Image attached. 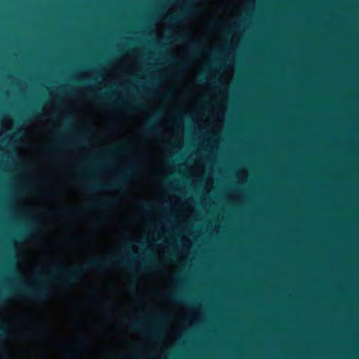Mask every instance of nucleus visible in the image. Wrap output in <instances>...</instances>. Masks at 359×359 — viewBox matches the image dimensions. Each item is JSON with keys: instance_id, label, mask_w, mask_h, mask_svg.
I'll return each mask as SVG.
<instances>
[{"instance_id": "nucleus-1", "label": "nucleus", "mask_w": 359, "mask_h": 359, "mask_svg": "<svg viewBox=\"0 0 359 359\" xmlns=\"http://www.w3.org/2000/svg\"><path fill=\"white\" fill-rule=\"evenodd\" d=\"M118 265H125L123 257L120 253L114 254L109 257L100 259L93 257L81 266H75L71 270H67L61 266H57L53 272L48 276L44 277L42 271L36 272V276L42 282V284L37 287H12L6 294H0V304H2L7 299V294H12L20 297L29 298L37 302H41L50 297V290L46 286L48 280L62 277L65 283L75 285L81 280V276L88 269L104 270L107 267Z\"/></svg>"}, {"instance_id": "nucleus-2", "label": "nucleus", "mask_w": 359, "mask_h": 359, "mask_svg": "<svg viewBox=\"0 0 359 359\" xmlns=\"http://www.w3.org/2000/svg\"><path fill=\"white\" fill-rule=\"evenodd\" d=\"M127 184V173H121L118 178L111 182L98 184L93 181H88L84 184V189L88 191L118 190L123 191Z\"/></svg>"}, {"instance_id": "nucleus-3", "label": "nucleus", "mask_w": 359, "mask_h": 359, "mask_svg": "<svg viewBox=\"0 0 359 359\" xmlns=\"http://www.w3.org/2000/svg\"><path fill=\"white\" fill-rule=\"evenodd\" d=\"M122 321L127 324L128 327L134 331L142 332L147 338L151 339L155 338L158 336V332L156 330H144L139 320H131L128 318H123Z\"/></svg>"}, {"instance_id": "nucleus-4", "label": "nucleus", "mask_w": 359, "mask_h": 359, "mask_svg": "<svg viewBox=\"0 0 359 359\" xmlns=\"http://www.w3.org/2000/svg\"><path fill=\"white\" fill-rule=\"evenodd\" d=\"M158 118V114H156L154 115L152 117H151L149 120L146 122L144 128L142 130L143 135H154L157 133L160 135V133L158 132L157 127L154 124V122L156 121Z\"/></svg>"}, {"instance_id": "nucleus-5", "label": "nucleus", "mask_w": 359, "mask_h": 359, "mask_svg": "<svg viewBox=\"0 0 359 359\" xmlns=\"http://www.w3.org/2000/svg\"><path fill=\"white\" fill-rule=\"evenodd\" d=\"M116 203V200L111 197H105L96 201H92L88 203L89 208L95 207H110Z\"/></svg>"}, {"instance_id": "nucleus-6", "label": "nucleus", "mask_w": 359, "mask_h": 359, "mask_svg": "<svg viewBox=\"0 0 359 359\" xmlns=\"http://www.w3.org/2000/svg\"><path fill=\"white\" fill-rule=\"evenodd\" d=\"M191 11V7L185 6L180 13L170 16L169 18H166V20L172 24H177L185 20Z\"/></svg>"}, {"instance_id": "nucleus-7", "label": "nucleus", "mask_w": 359, "mask_h": 359, "mask_svg": "<svg viewBox=\"0 0 359 359\" xmlns=\"http://www.w3.org/2000/svg\"><path fill=\"white\" fill-rule=\"evenodd\" d=\"M188 46L191 51V56L198 55L200 53L198 47V44L195 40H194V39L189 40Z\"/></svg>"}, {"instance_id": "nucleus-8", "label": "nucleus", "mask_w": 359, "mask_h": 359, "mask_svg": "<svg viewBox=\"0 0 359 359\" xmlns=\"http://www.w3.org/2000/svg\"><path fill=\"white\" fill-rule=\"evenodd\" d=\"M127 147L126 146H116L109 149L107 153V154H116L126 152Z\"/></svg>"}, {"instance_id": "nucleus-9", "label": "nucleus", "mask_w": 359, "mask_h": 359, "mask_svg": "<svg viewBox=\"0 0 359 359\" xmlns=\"http://www.w3.org/2000/svg\"><path fill=\"white\" fill-rule=\"evenodd\" d=\"M166 299L176 302H189L187 298L180 297L177 294L170 293L165 296Z\"/></svg>"}, {"instance_id": "nucleus-10", "label": "nucleus", "mask_w": 359, "mask_h": 359, "mask_svg": "<svg viewBox=\"0 0 359 359\" xmlns=\"http://www.w3.org/2000/svg\"><path fill=\"white\" fill-rule=\"evenodd\" d=\"M92 99L96 103H103V102H108L109 101H111V99L107 97L106 93L104 95H97L94 97H92Z\"/></svg>"}, {"instance_id": "nucleus-11", "label": "nucleus", "mask_w": 359, "mask_h": 359, "mask_svg": "<svg viewBox=\"0 0 359 359\" xmlns=\"http://www.w3.org/2000/svg\"><path fill=\"white\" fill-rule=\"evenodd\" d=\"M146 262H148L150 264V268L153 269H161V264L158 262L156 260H151L147 259H145Z\"/></svg>"}, {"instance_id": "nucleus-12", "label": "nucleus", "mask_w": 359, "mask_h": 359, "mask_svg": "<svg viewBox=\"0 0 359 359\" xmlns=\"http://www.w3.org/2000/svg\"><path fill=\"white\" fill-rule=\"evenodd\" d=\"M100 308L104 311H109L113 306H114V302H102L100 304Z\"/></svg>"}, {"instance_id": "nucleus-13", "label": "nucleus", "mask_w": 359, "mask_h": 359, "mask_svg": "<svg viewBox=\"0 0 359 359\" xmlns=\"http://www.w3.org/2000/svg\"><path fill=\"white\" fill-rule=\"evenodd\" d=\"M86 144V141L85 140H82L81 142H67V143H62V144H60V142H58V145H61V146H75V145H78V144Z\"/></svg>"}, {"instance_id": "nucleus-14", "label": "nucleus", "mask_w": 359, "mask_h": 359, "mask_svg": "<svg viewBox=\"0 0 359 359\" xmlns=\"http://www.w3.org/2000/svg\"><path fill=\"white\" fill-rule=\"evenodd\" d=\"M129 107H142V104L139 102L138 100H133L131 103L128 104Z\"/></svg>"}, {"instance_id": "nucleus-15", "label": "nucleus", "mask_w": 359, "mask_h": 359, "mask_svg": "<svg viewBox=\"0 0 359 359\" xmlns=\"http://www.w3.org/2000/svg\"><path fill=\"white\" fill-rule=\"evenodd\" d=\"M188 39L187 36L185 34H181L175 37V39L177 41H179L180 42H185L187 39Z\"/></svg>"}, {"instance_id": "nucleus-16", "label": "nucleus", "mask_w": 359, "mask_h": 359, "mask_svg": "<svg viewBox=\"0 0 359 359\" xmlns=\"http://www.w3.org/2000/svg\"><path fill=\"white\" fill-rule=\"evenodd\" d=\"M29 233V230H25L18 233V236L20 238H25V236Z\"/></svg>"}, {"instance_id": "nucleus-17", "label": "nucleus", "mask_w": 359, "mask_h": 359, "mask_svg": "<svg viewBox=\"0 0 359 359\" xmlns=\"http://www.w3.org/2000/svg\"><path fill=\"white\" fill-rule=\"evenodd\" d=\"M45 154L47 156H53L54 155V151L52 149H47L45 150Z\"/></svg>"}, {"instance_id": "nucleus-18", "label": "nucleus", "mask_w": 359, "mask_h": 359, "mask_svg": "<svg viewBox=\"0 0 359 359\" xmlns=\"http://www.w3.org/2000/svg\"><path fill=\"white\" fill-rule=\"evenodd\" d=\"M50 196L51 198H57L59 196V192L58 191H53L50 194Z\"/></svg>"}, {"instance_id": "nucleus-19", "label": "nucleus", "mask_w": 359, "mask_h": 359, "mask_svg": "<svg viewBox=\"0 0 359 359\" xmlns=\"http://www.w3.org/2000/svg\"><path fill=\"white\" fill-rule=\"evenodd\" d=\"M131 292L133 294H137V287L135 286V285H133L131 287Z\"/></svg>"}, {"instance_id": "nucleus-20", "label": "nucleus", "mask_w": 359, "mask_h": 359, "mask_svg": "<svg viewBox=\"0 0 359 359\" xmlns=\"http://www.w3.org/2000/svg\"><path fill=\"white\" fill-rule=\"evenodd\" d=\"M143 205L147 208H151V203L150 202L146 201L143 203Z\"/></svg>"}, {"instance_id": "nucleus-21", "label": "nucleus", "mask_w": 359, "mask_h": 359, "mask_svg": "<svg viewBox=\"0 0 359 359\" xmlns=\"http://www.w3.org/2000/svg\"><path fill=\"white\" fill-rule=\"evenodd\" d=\"M53 134H54L57 137H59L60 133H56L55 131H52Z\"/></svg>"}, {"instance_id": "nucleus-22", "label": "nucleus", "mask_w": 359, "mask_h": 359, "mask_svg": "<svg viewBox=\"0 0 359 359\" xmlns=\"http://www.w3.org/2000/svg\"><path fill=\"white\" fill-rule=\"evenodd\" d=\"M198 82H200L201 83H205V79H203V78L199 79Z\"/></svg>"}, {"instance_id": "nucleus-23", "label": "nucleus", "mask_w": 359, "mask_h": 359, "mask_svg": "<svg viewBox=\"0 0 359 359\" xmlns=\"http://www.w3.org/2000/svg\"><path fill=\"white\" fill-rule=\"evenodd\" d=\"M100 161V159L99 158H93V161L94 162H99Z\"/></svg>"}, {"instance_id": "nucleus-24", "label": "nucleus", "mask_w": 359, "mask_h": 359, "mask_svg": "<svg viewBox=\"0 0 359 359\" xmlns=\"http://www.w3.org/2000/svg\"><path fill=\"white\" fill-rule=\"evenodd\" d=\"M84 136L83 135H79V138L83 140Z\"/></svg>"}, {"instance_id": "nucleus-25", "label": "nucleus", "mask_w": 359, "mask_h": 359, "mask_svg": "<svg viewBox=\"0 0 359 359\" xmlns=\"http://www.w3.org/2000/svg\"><path fill=\"white\" fill-rule=\"evenodd\" d=\"M181 65H183V66L185 65V62H184V60H182V61H181Z\"/></svg>"}, {"instance_id": "nucleus-26", "label": "nucleus", "mask_w": 359, "mask_h": 359, "mask_svg": "<svg viewBox=\"0 0 359 359\" xmlns=\"http://www.w3.org/2000/svg\"><path fill=\"white\" fill-rule=\"evenodd\" d=\"M131 169H132L131 168H128L127 172L130 171V170H131Z\"/></svg>"}, {"instance_id": "nucleus-27", "label": "nucleus", "mask_w": 359, "mask_h": 359, "mask_svg": "<svg viewBox=\"0 0 359 359\" xmlns=\"http://www.w3.org/2000/svg\"><path fill=\"white\" fill-rule=\"evenodd\" d=\"M135 358H136V359H140V358H136V357H135Z\"/></svg>"}]
</instances>
